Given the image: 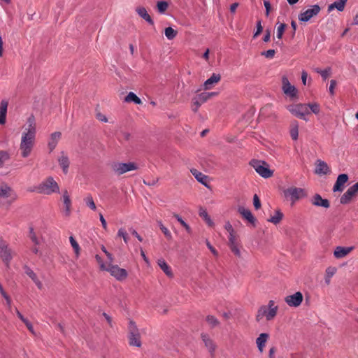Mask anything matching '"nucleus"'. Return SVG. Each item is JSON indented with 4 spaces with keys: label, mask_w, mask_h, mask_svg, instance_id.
Listing matches in <instances>:
<instances>
[{
    "label": "nucleus",
    "mask_w": 358,
    "mask_h": 358,
    "mask_svg": "<svg viewBox=\"0 0 358 358\" xmlns=\"http://www.w3.org/2000/svg\"><path fill=\"white\" fill-rule=\"evenodd\" d=\"M221 80V76L217 73H213L212 76L207 79L203 85L204 90H209L213 88Z\"/></svg>",
    "instance_id": "obj_21"
},
{
    "label": "nucleus",
    "mask_w": 358,
    "mask_h": 358,
    "mask_svg": "<svg viewBox=\"0 0 358 358\" xmlns=\"http://www.w3.org/2000/svg\"><path fill=\"white\" fill-rule=\"evenodd\" d=\"M289 134L292 140L296 141L298 138L299 125L297 122H294L291 124Z\"/></svg>",
    "instance_id": "obj_38"
},
{
    "label": "nucleus",
    "mask_w": 358,
    "mask_h": 358,
    "mask_svg": "<svg viewBox=\"0 0 358 358\" xmlns=\"http://www.w3.org/2000/svg\"><path fill=\"white\" fill-rule=\"evenodd\" d=\"M218 95V92H203L199 94L198 96L194 97L192 101L191 108L192 111L196 113L201 106V105L208 100L210 99L213 96Z\"/></svg>",
    "instance_id": "obj_9"
},
{
    "label": "nucleus",
    "mask_w": 358,
    "mask_h": 358,
    "mask_svg": "<svg viewBox=\"0 0 358 358\" xmlns=\"http://www.w3.org/2000/svg\"><path fill=\"white\" fill-rule=\"evenodd\" d=\"M336 272L337 268L335 266H330L325 269L324 279L326 285H330L331 278L336 274Z\"/></svg>",
    "instance_id": "obj_29"
},
{
    "label": "nucleus",
    "mask_w": 358,
    "mask_h": 358,
    "mask_svg": "<svg viewBox=\"0 0 358 358\" xmlns=\"http://www.w3.org/2000/svg\"><path fill=\"white\" fill-rule=\"evenodd\" d=\"M59 166L62 167L63 172L66 174L68 172L69 161L68 157L62 154L58 159Z\"/></svg>",
    "instance_id": "obj_34"
},
{
    "label": "nucleus",
    "mask_w": 358,
    "mask_h": 358,
    "mask_svg": "<svg viewBox=\"0 0 358 358\" xmlns=\"http://www.w3.org/2000/svg\"><path fill=\"white\" fill-rule=\"evenodd\" d=\"M275 50H268L267 51L262 52V55H264L265 57L271 59L275 55Z\"/></svg>",
    "instance_id": "obj_53"
},
{
    "label": "nucleus",
    "mask_w": 358,
    "mask_h": 358,
    "mask_svg": "<svg viewBox=\"0 0 358 358\" xmlns=\"http://www.w3.org/2000/svg\"><path fill=\"white\" fill-rule=\"evenodd\" d=\"M282 193L285 199L291 202V206H294L297 201L307 195L305 189L294 186L285 189Z\"/></svg>",
    "instance_id": "obj_6"
},
{
    "label": "nucleus",
    "mask_w": 358,
    "mask_h": 358,
    "mask_svg": "<svg viewBox=\"0 0 358 358\" xmlns=\"http://www.w3.org/2000/svg\"><path fill=\"white\" fill-rule=\"evenodd\" d=\"M126 102H134L136 104H142V101L134 92H129L124 99Z\"/></svg>",
    "instance_id": "obj_40"
},
{
    "label": "nucleus",
    "mask_w": 358,
    "mask_h": 358,
    "mask_svg": "<svg viewBox=\"0 0 358 358\" xmlns=\"http://www.w3.org/2000/svg\"><path fill=\"white\" fill-rule=\"evenodd\" d=\"M97 120L99 121L103 122H110L108 120V118L103 113L99 112L96 113V115Z\"/></svg>",
    "instance_id": "obj_52"
},
{
    "label": "nucleus",
    "mask_w": 358,
    "mask_h": 358,
    "mask_svg": "<svg viewBox=\"0 0 358 358\" xmlns=\"http://www.w3.org/2000/svg\"><path fill=\"white\" fill-rule=\"evenodd\" d=\"M106 271L108 272L111 276L118 281H123L128 277V272L116 264L108 263Z\"/></svg>",
    "instance_id": "obj_12"
},
{
    "label": "nucleus",
    "mask_w": 358,
    "mask_h": 358,
    "mask_svg": "<svg viewBox=\"0 0 358 358\" xmlns=\"http://www.w3.org/2000/svg\"><path fill=\"white\" fill-rule=\"evenodd\" d=\"M270 37H271V33L268 30H266L264 37L263 38L264 41L268 42L270 41Z\"/></svg>",
    "instance_id": "obj_62"
},
{
    "label": "nucleus",
    "mask_w": 358,
    "mask_h": 358,
    "mask_svg": "<svg viewBox=\"0 0 358 358\" xmlns=\"http://www.w3.org/2000/svg\"><path fill=\"white\" fill-rule=\"evenodd\" d=\"M62 201L64 203V208L66 211V213L67 215H69L71 212V201L69 194L66 190H65L63 193Z\"/></svg>",
    "instance_id": "obj_30"
},
{
    "label": "nucleus",
    "mask_w": 358,
    "mask_h": 358,
    "mask_svg": "<svg viewBox=\"0 0 358 358\" xmlns=\"http://www.w3.org/2000/svg\"><path fill=\"white\" fill-rule=\"evenodd\" d=\"M136 12L140 17H141L147 22H152L151 17L148 14L145 8L143 6H138L136 8Z\"/></svg>",
    "instance_id": "obj_32"
},
{
    "label": "nucleus",
    "mask_w": 358,
    "mask_h": 358,
    "mask_svg": "<svg viewBox=\"0 0 358 358\" xmlns=\"http://www.w3.org/2000/svg\"><path fill=\"white\" fill-rule=\"evenodd\" d=\"M206 322L211 327H215L219 324L218 320L214 316H212V315L207 316Z\"/></svg>",
    "instance_id": "obj_48"
},
{
    "label": "nucleus",
    "mask_w": 358,
    "mask_h": 358,
    "mask_svg": "<svg viewBox=\"0 0 358 358\" xmlns=\"http://www.w3.org/2000/svg\"><path fill=\"white\" fill-rule=\"evenodd\" d=\"M128 329L129 344L133 346L141 347V335L135 322L130 321Z\"/></svg>",
    "instance_id": "obj_11"
},
{
    "label": "nucleus",
    "mask_w": 358,
    "mask_h": 358,
    "mask_svg": "<svg viewBox=\"0 0 358 358\" xmlns=\"http://www.w3.org/2000/svg\"><path fill=\"white\" fill-rule=\"evenodd\" d=\"M85 202L87 206L90 208L92 210H95L96 207L95 205V203L94 202V200L91 196H87L85 199Z\"/></svg>",
    "instance_id": "obj_49"
},
{
    "label": "nucleus",
    "mask_w": 358,
    "mask_h": 358,
    "mask_svg": "<svg viewBox=\"0 0 358 358\" xmlns=\"http://www.w3.org/2000/svg\"><path fill=\"white\" fill-rule=\"evenodd\" d=\"M311 203L313 205L319 207H323L328 208L330 206L329 202L327 199H322L320 194H315L311 199Z\"/></svg>",
    "instance_id": "obj_22"
},
{
    "label": "nucleus",
    "mask_w": 358,
    "mask_h": 358,
    "mask_svg": "<svg viewBox=\"0 0 358 358\" xmlns=\"http://www.w3.org/2000/svg\"><path fill=\"white\" fill-rule=\"evenodd\" d=\"M36 131V119L34 115H31L22 126L19 147L22 157L27 158L31 154L35 145Z\"/></svg>",
    "instance_id": "obj_1"
},
{
    "label": "nucleus",
    "mask_w": 358,
    "mask_h": 358,
    "mask_svg": "<svg viewBox=\"0 0 358 358\" xmlns=\"http://www.w3.org/2000/svg\"><path fill=\"white\" fill-rule=\"evenodd\" d=\"M28 191L29 192H36L45 195H50L52 194L59 192V187L55 179L50 176L42 181L38 185L28 188Z\"/></svg>",
    "instance_id": "obj_3"
},
{
    "label": "nucleus",
    "mask_w": 358,
    "mask_h": 358,
    "mask_svg": "<svg viewBox=\"0 0 358 358\" xmlns=\"http://www.w3.org/2000/svg\"><path fill=\"white\" fill-rule=\"evenodd\" d=\"M164 32H165V36L169 39H173V38L176 37V36L177 34V31L173 29L172 27L166 28Z\"/></svg>",
    "instance_id": "obj_43"
},
{
    "label": "nucleus",
    "mask_w": 358,
    "mask_h": 358,
    "mask_svg": "<svg viewBox=\"0 0 358 358\" xmlns=\"http://www.w3.org/2000/svg\"><path fill=\"white\" fill-rule=\"evenodd\" d=\"M358 193V182L350 187L347 192L341 196V203L343 204L348 203Z\"/></svg>",
    "instance_id": "obj_15"
},
{
    "label": "nucleus",
    "mask_w": 358,
    "mask_h": 358,
    "mask_svg": "<svg viewBox=\"0 0 358 358\" xmlns=\"http://www.w3.org/2000/svg\"><path fill=\"white\" fill-rule=\"evenodd\" d=\"M316 71L322 76L324 79H327L330 76V69H326L324 70H316Z\"/></svg>",
    "instance_id": "obj_51"
},
{
    "label": "nucleus",
    "mask_w": 358,
    "mask_h": 358,
    "mask_svg": "<svg viewBox=\"0 0 358 358\" xmlns=\"http://www.w3.org/2000/svg\"><path fill=\"white\" fill-rule=\"evenodd\" d=\"M10 155L6 151H0V168L9 159Z\"/></svg>",
    "instance_id": "obj_42"
},
{
    "label": "nucleus",
    "mask_w": 358,
    "mask_h": 358,
    "mask_svg": "<svg viewBox=\"0 0 358 358\" xmlns=\"http://www.w3.org/2000/svg\"><path fill=\"white\" fill-rule=\"evenodd\" d=\"M254 206L256 209H259L261 207L260 200L257 194H255L253 197Z\"/></svg>",
    "instance_id": "obj_55"
},
{
    "label": "nucleus",
    "mask_w": 358,
    "mask_h": 358,
    "mask_svg": "<svg viewBox=\"0 0 358 358\" xmlns=\"http://www.w3.org/2000/svg\"><path fill=\"white\" fill-rule=\"evenodd\" d=\"M347 0H337L328 6V11L331 12L336 8L339 11L343 10Z\"/></svg>",
    "instance_id": "obj_33"
},
{
    "label": "nucleus",
    "mask_w": 358,
    "mask_h": 358,
    "mask_svg": "<svg viewBox=\"0 0 358 358\" xmlns=\"http://www.w3.org/2000/svg\"><path fill=\"white\" fill-rule=\"evenodd\" d=\"M159 228H160L161 231L164 234V236L168 239H171L172 235H171V233L170 232V231L162 222H159Z\"/></svg>",
    "instance_id": "obj_47"
},
{
    "label": "nucleus",
    "mask_w": 358,
    "mask_h": 358,
    "mask_svg": "<svg viewBox=\"0 0 358 358\" xmlns=\"http://www.w3.org/2000/svg\"><path fill=\"white\" fill-rule=\"evenodd\" d=\"M191 173L194 176V178L196 179V180L201 184H203L204 186H206L207 188L210 189V187L209 185V183L210 182V178L203 174V173L200 172L196 169H192L190 170Z\"/></svg>",
    "instance_id": "obj_18"
},
{
    "label": "nucleus",
    "mask_w": 358,
    "mask_h": 358,
    "mask_svg": "<svg viewBox=\"0 0 358 358\" xmlns=\"http://www.w3.org/2000/svg\"><path fill=\"white\" fill-rule=\"evenodd\" d=\"M238 6V3H234L231 5L230 6V11L231 13H235L236 10L237 9Z\"/></svg>",
    "instance_id": "obj_63"
},
{
    "label": "nucleus",
    "mask_w": 358,
    "mask_h": 358,
    "mask_svg": "<svg viewBox=\"0 0 358 358\" xmlns=\"http://www.w3.org/2000/svg\"><path fill=\"white\" fill-rule=\"evenodd\" d=\"M13 256V252L8 247L7 242L2 238H0V258L8 265Z\"/></svg>",
    "instance_id": "obj_14"
},
{
    "label": "nucleus",
    "mask_w": 358,
    "mask_h": 358,
    "mask_svg": "<svg viewBox=\"0 0 358 358\" xmlns=\"http://www.w3.org/2000/svg\"><path fill=\"white\" fill-rule=\"evenodd\" d=\"M354 247L337 246L334 251V256L336 259H342L348 256L353 250Z\"/></svg>",
    "instance_id": "obj_20"
},
{
    "label": "nucleus",
    "mask_w": 358,
    "mask_h": 358,
    "mask_svg": "<svg viewBox=\"0 0 358 358\" xmlns=\"http://www.w3.org/2000/svg\"><path fill=\"white\" fill-rule=\"evenodd\" d=\"M348 180V176L346 174H341L338 176L337 180L334 186V191L341 192L344 189L345 184Z\"/></svg>",
    "instance_id": "obj_24"
},
{
    "label": "nucleus",
    "mask_w": 358,
    "mask_h": 358,
    "mask_svg": "<svg viewBox=\"0 0 358 358\" xmlns=\"http://www.w3.org/2000/svg\"><path fill=\"white\" fill-rule=\"evenodd\" d=\"M26 273L34 282V283L39 289H43L42 282L39 280L36 274L33 271L28 269L26 271Z\"/></svg>",
    "instance_id": "obj_35"
},
{
    "label": "nucleus",
    "mask_w": 358,
    "mask_h": 358,
    "mask_svg": "<svg viewBox=\"0 0 358 358\" xmlns=\"http://www.w3.org/2000/svg\"><path fill=\"white\" fill-rule=\"evenodd\" d=\"M278 312V306L275 304L273 300H270L267 305L260 306L255 315V320L260 323L263 320L271 321L274 320Z\"/></svg>",
    "instance_id": "obj_2"
},
{
    "label": "nucleus",
    "mask_w": 358,
    "mask_h": 358,
    "mask_svg": "<svg viewBox=\"0 0 358 358\" xmlns=\"http://www.w3.org/2000/svg\"><path fill=\"white\" fill-rule=\"evenodd\" d=\"M8 102L2 101L0 104V124L6 123Z\"/></svg>",
    "instance_id": "obj_31"
},
{
    "label": "nucleus",
    "mask_w": 358,
    "mask_h": 358,
    "mask_svg": "<svg viewBox=\"0 0 358 358\" xmlns=\"http://www.w3.org/2000/svg\"><path fill=\"white\" fill-rule=\"evenodd\" d=\"M262 30H263V28L261 26V24H259L253 37L254 38L257 37L262 32Z\"/></svg>",
    "instance_id": "obj_59"
},
{
    "label": "nucleus",
    "mask_w": 358,
    "mask_h": 358,
    "mask_svg": "<svg viewBox=\"0 0 358 358\" xmlns=\"http://www.w3.org/2000/svg\"><path fill=\"white\" fill-rule=\"evenodd\" d=\"M282 217H283L282 213L280 210H277L275 211L274 215H271L268 219V222H271L274 224H278V223H280L281 222V220H282Z\"/></svg>",
    "instance_id": "obj_36"
},
{
    "label": "nucleus",
    "mask_w": 358,
    "mask_h": 358,
    "mask_svg": "<svg viewBox=\"0 0 358 358\" xmlns=\"http://www.w3.org/2000/svg\"><path fill=\"white\" fill-rule=\"evenodd\" d=\"M157 264L160 268L166 273L168 276H172L173 273L170 266L164 259H159Z\"/></svg>",
    "instance_id": "obj_37"
},
{
    "label": "nucleus",
    "mask_w": 358,
    "mask_h": 358,
    "mask_svg": "<svg viewBox=\"0 0 358 358\" xmlns=\"http://www.w3.org/2000/svg\"><path fill=\"white\" fill-rule=\"evenodd\" d=\"M320 8L318 5H314L310 8L307 9L303 13H301L299 16V19L303 22L308 21L312 17L318 14Z\"/></svg>",
    "instance_id": "obj_17"
},
{
    "label": "nucleus",
    "mask_w": 358,
    "mask_h": 358,
    "mask_svg": "<svg viewBox=\"0 0 358 358\" xmlns=\"http://www.w3.org/2000/svg\"><path fill=\"white\" fill-rule=\"evenodd\" d=\"M199 215L203 220L208 227H213L215 226L213 220L208 215L206 208L200 207L199 209Z\"/></svg>",
    "instance_id": "obj_27"
},
{
    "label": "nucleus",
    "mask_w": 358,
    "mask_h": 358,
    "mask_svg": "<svg viewBox=\"0 0 358 358\" xmlns=\"http://www.w3.org/2000/svg\"><path fill=\"white\" fill-rule=\"evenodd\" d=\"M282 90L283 93L291 100H296L299 98L298 90L290 83L287 76L282 77Z\"/></svg>",
    "instance_id": "obj_10"
},
{
    "label": "nucleus",
    "mask_w": 358,
    "mask_h": 358,
    "mask_svg": "<svg viewBox=\"0 0 358 358\" xmlns=\"http://www.w3.org/2000/svg\"><path fill=\"white\" fill-rule=\"evenodd\" d=\"M207 246L214 255H217V250L208 242L207 243Z\"/></svg>",
    "instance_id": "obj_64"
},
{
    "label": "nucleus",
    "mask_w": 358,
    "mask_h": 358,
    "mask_svg": "<svg viewBox=\"0 0 358 358\" xmlns=\"http://www.w3.org/2000/svg\"><path fill=\"white\" fill-rule=\"evenodd\" d=\"M228 245L234 255L241 257V244L237 232L231 234L228 236Z\"/></svg>",
    "instance_id": "obj_13"
},
{
    "label": "nucleus",
    "mask_w": 358,
    "mask_h": 358,
    "mask_svg": "<svg viewBox=\"0 0 358 358\" xmlns=\"http://www.w3.org/2000/svg\"><path fill=\"white\" fill-rule=\"evenodd\" d=\"M250 164L257 173L264 178H271L273 175V171L269 169V165L264 161L252 160Z\"/></svg>",
    "instance_id": "obj_7"
},
{
    "label": "nucleus",
    "mask_w": 358,
    "mask_h": 358,
    "mask_svg": "<svg viewBox=\"0 0 358 358\" xmlns=\"http://www.w3.org/2000/svg\"><path fill=\"white\" fill-rule=\"evenodd\" d=\"M117 236L122 238L125 243H127L129 241V235L124 228H120L118 230Z\"/></svg>",
    "instance_id": "obj_45"
},
{
    "label": "nucleus",
    "mask_w": 358,
    "mask_h": 358,
    "mask_svg": "<svg viewBox=\"0 0 358 358\" xmlns=\"http://www.w3.org/2000/svg\"><path fill=\"white\" fill-rule=\"evenodd\" d=\"M287 110L298 118L306 120V116L310 114L306 103H293L286 106Z\"/></svg>",
    "instance_id": "obj_8"
},
{
    "label": "nucleus",
    "mask_w": 358,
    "mask_h": 358,
    "mask_svg": "<svg viewBox=\"0 0 358 358\" xmlns=\"http://www.w3.org/2000/svg\"><path fill=\"white\" fill-rule=\"evenodd\" d=\"M286 24H281L277 29V37L280 39L282 38V34L285 31Z\"/></svg>",
    "instance_id": "obj_50"
},
{
    "label": "nucleus",
    "mask_w": 358,
    "mask_h": 358,
    "mask_svg": "<svg viewBox=\"0 0 358 358\" xmlns=\"http://www.w3.org/2000/svg\"><path fill=\"white\" fill-rule=\"evenodd\" d=\"M3 299L6 301V304L8 308L10 309L11 308V306H12L11 298L8 296V294H5V296H3Z\"/></svg>",
    "instance_id": "obj_57"
},
{
    "label": "nucleus",
    "mask_w": 358,
    "mask_h": 358,
    "mask_svg": "<svg viewBox=\"0 0 358 358\" xmlns=\"http://www.w3.org/2000/svg\"><path fill=\"white\" fill-rule=\"evenodd\" d=\"M224 228L227 230V231L228 232L229 235L236 232L235 231V229L233 228L232 225L229 222H227L225 224Z\"/></svg>",
    "instance_id": "obj_56"
},
{
    "label": "nucleus",
    "mask_w": 358,
    "mask_h": 358,
    "mask_svg": "<svg viewBox=\"0 0 358 358\" xmlns=\"http://www.w3.org/2000/svg\"><path fill=\"white\" fill-rule=\"evenodd\" d=\"M315 173L320 175H325L329 172L328 165L322 160H317L315 163Z\"/></svg>",
    "instance_id": "obj_28"
},
{
    "label": "nucleus",
    "mask_w": 358,
    "mask_h": 358,
    "mask_svg": "<svg viewBox=\"0 0 358 358\" xmlns=\"http://www.w3.org/2000/svg\"><path fill=\"white\" fill-rule=\"evenodd\" d=\"M303 299L301 292H297L292 295L286 296L285 301L289 306L298 307L302 303Z\"/></svg>",
    "instance_id": "obj_16"
},
{
    "label": "nucleus",
    "mask_w": 358,
    "mask_h": 358,
    "mask_svg": "<svg viewBox=\"0 0 358 358\" xmlns=\"http://www.w3.org/2000/svg\"><path fill=\"white\" fill-rule=\"evenodd\" d=\"M69 241L74 250L76 258H78L80 253V248L79 244L73 236L69 237Z\"/></svg>",
    "instance_id": "obj_41"
},
{
    "label": "nucleus",
    "mask_w": 358,
    "mask_h": 358,
    "mask_svg": "<svg viewBox=\"0 0 358 358\" xmlns=\"http://www.w3.org/2000/svg\"><path fill=\"white\" fill-rule=\"evenodd\" d=\"M95 258L99 266L100 269L102 271H106L107 266H108V263H104L101 257L98 255H96Z\"/></svg>",
    "instance_id": "obj_46"
},
{
    "label": "nucleus",
    "mask_w": 358,
    "mask_h": 358,
    "mask_svg": "<svg viewBox=\"0 0 358 358\" xmlns=\"http://www.w3.org/2000/svg\"><path fill=\"white\" fill-rule=\"evenodd\" d=\"M269 334L267 333H261L255 340L257 348L259 352L262 353L266 348V343L269 339Z\"/></svg>",
    "instance_id": "obj_19"
},
{
    "label": "nucleus",
    "mask_w": 358,
    "mask_h": 358,
    "mask_svg": "<svg viewBox=\"0 0 358 358\" xmlns=\"http://www.w3.org/2000/svg\"><path fill=\"white\" fill-rule=\"evenodd\" d=\"M337 85V83L335 80H331L330 81V86L329 88V91L330 94L334 95V89Z\"/></svg>",
    "instance_id": "obj_54"
},
{
    "label": "nucleus",
    "mask_w": 358,
    "mask_h": 358,
    "mask_svg": "<svg viewBox=\"0 0 358 358\" xmlns=\"http://www.w3.org/2000/svg\"><path fill=\"white\" fill-rule=\"evenodd\" d=\"M306 106H308V110L310 111V113H313L315 115H317L320 113V106L318 103L311 102V103H306Z\"/></svg>",
    "instance_id": "obj_39"
},
{
    "label": "nucleus",
    "mask_w": 358,
    "mask_h": 358,
    "mask_svg": "<svg viewBox=\"0 0 358 358\" xmlns=\"http://www.w3.org/2000/svg\"><path fill=\"white\" fill-rule=\"evenodd\" d=\"M62 136L61 132L56 131L52 133L49 138L48 147L50 151H52L57 146Z\"/></svg>",
    "instance_id": "obj_25"
},
{
    "label": "nucleus",
    "mask_w": 358,
    "mask_h": 358,
    "mask_svg": "<svg viewBox=\"0 0 358 358\" xmlns=\"http://www.w3.org/2000/svg\"><path fill=\"white\" fill-rule=\"evenodd\" d=\"M138 166L136 162H115L111 164V171L117 176H120L128 172L136 171Z\"/></svg>",
    "instance_id": "obj_5"
},
{
    "label": "nucleus",
    "mask_w": 358,
    "mask_h": 358,
    "mask_svg": "<svg viewBox=\"0 0 358 358\" xmlns=\"http://www.w3.org/2000/svg\"><path fill=\"white\" fill-rule=\"evenodd\" d=\"M100 221L101 222L103 228L106 231L108 229L107 223H106V221L104 219L103 216L101 214H100Z\"/></svg>",
    "instance_id": "obj_61"
},
{
    "label": "nucleus",
    "mask_w": 358,
    "mask_h": 358,
    "mask_svg": "<svg viewBox=\"0 0 358 358\" xmlns=\"http://www.w3.org/2000/svg\"><path fill=\"white\" fill-rule=\"evenodd\" d=\"M169 4L166 1H159L157 3V10L161 13H164L167 10Z\"/></svg>",
    "instance_id": "obj_44"
},
{
    "label": "nucleus",
    "mask_w": 358,
    "mask_h": 358,
    "mask_svg": "<svg viewBox=\"0 0 358 358\" xmlns=\"http://www.w3.org/2000/svg\"><path fill=\"white\" fill-rule=\"evenodd\" d=\"M238 211L248 222L251 223L253 226L255 225L256 220L250 210L246 209L244 207H239Z\"/></svg>",
    "instance_id": "obj_26"
},
{
    "label": "nucleus",
    "mask_w": 358,
    "mask_h": 358,
    "mask_svg": "<svg viewBox=\"0 0 358 358\" xmlns=\"http://www.w3.org/2000/svg\"><path fill=\"white\" fill-rule=\"evenodd\" d=\"M307 78H308L307 72L305 71H303L301 73V80H302V83L304 85H306Z\"/></svg>",
    "instance_id": "obj_60"
},
{
    "label": "nucleus",
    "mask_w": 358,
    "mask_h": 358,
    "mask_svg": "<svg viewBox=\"0 0 358 358\" xmlns=\"http://www.w3.org/2000/svg\"><path fill=\"white\" fill-rule=\"evenodd\" d=\"M277 349L275 347H271L268 351V358H275Z\"/></svg>",
    "instance_id": "obj_58"
},
{
    "label": "nucleus",
    "mask_w": 358,
    "mask_h": 358,
    "mask_svg": "<svg viewBox=\"0 0 358 358\" xmlns=\"http://www.w3.org/2000/svg\"><path fill=\"white\" fill-rule=\"evenodd\" d=\"M18 199L15 190L5 182H0V203L10 205Z\"/></svg>",
    "instance_id": "obj_4"
},
{
    "label": "nucleus",
    "mask_w": 358,
    "mask_h": 358,
    "mask_svg": "<svg viewBox=\"0 0 358 358\" xmlns=\"http://www.w3.org/2000/svg\"><path fill=\"white\" fill-rule=\"evenodd\" d=\"M201 338L205 344V346L207 348L208 352L210 353V355L213 357L216 349L215 344L214 343L213 340L210 339V338L206 334H202Z\"/></svg>",
    "instance_id": "obj_23"
}]
</instances>
